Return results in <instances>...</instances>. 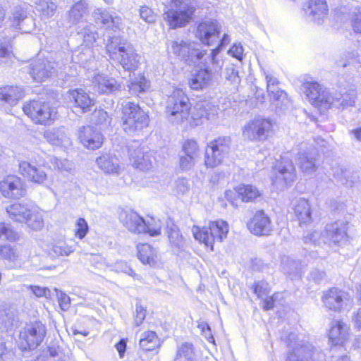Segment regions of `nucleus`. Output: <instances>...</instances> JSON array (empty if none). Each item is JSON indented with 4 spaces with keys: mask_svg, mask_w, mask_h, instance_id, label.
Wrapping results in <instances>:
<instances>
[{
    "mask_svg": "<svg viewBox=\"0 0 361 361\" xmlns=\"http://www.w3.org/2000/svg\"><path fill=\"white\" fill-rule=\"evenodd\" d=\"M106 51L112 60L117 61L124 70L134 72L140 65V56L133 47L120 37H111L106 44Z\"/></svg>",
    "mask_w": 361,
    "mask_h": 361,
    "instance_id": "1",
    "label": "nucleus"
},
{
    "mask_svg": "<svg viewBox=\"0 0 361 361\" xmlns=\"http://www.w3.org/2000/svg\"><path fill=\"white\" fill-rule=\"evenodd\" d=\"M195 10L191 0H171L165 5L163 18L170 28L182 27L190 23Z\"/></svg>",
    "mask_w": 361,
    "mask_h": 361,
    "instance_id": "2",
    "label": "nucleus"
},
{
    "mask_svg": "<svg viewBox=\"0 0 361 361\" xmlns=\"http://www.w3.org/2000/svg\"><path fill=\"white\" fill-rule=\"evenodd\" d=\"M6 213L13 221L25 223L34 231H39L44 226L42 215L37 207L25 202H16L6 207Z\"/></svg>",
    "mask_w": 361,
    "mask_h": 361,
    "instance_id": "3",
    "label": "nucleus"
},
{
    "mask_svg": "<svg viewBox=\"0 0 361 361\" xmlns=\"http://www.w3.org/2000/svg\"><path fill=\"white\" fill-rule=\"evenodd\" d=\"M288 351L286 361H325L324 355L308 342L300 340L295 333L286 338Z\"/></svg>",
    "mask_w": 361,
    "mask_h": 361,
    "instance_id": "4",
    "label": "nucleus"
},
{
    "mask_svg": "<svg viewBox=\"0 0 361 361\" xmlns=\"http://www.w3.org/2000/svg\"><path fill=\"white\" fill-rule=\"evenodd\" d=\"M121 106V126L126 133L135 135L148 126L149 116L138 104L128 101Z\"/></svg>",
    "mask_w": 361,
    "mask_h": 361,
    "instance_id": "5",
    "label": "nucleus"
},
{
    "mask_svg": "<svg viewBox=\"0 0 361 361\" xmlns=\"http://www.w3.org/2000/svg\"><path fill=\"white\" fill-rule=\"evenodd\" d=\"M191 104L185 92L180 88H176L168 97L166 102V114L169 120L176 124L182 123L187 120Z\"/></svg>",
    "mask_w": 361,
    "mask_h": 361,
    "instance_id": "6",
    "label": "nucleus"
},
{
    "mask_svg": "<svg viewBox=\"0 0 361 361\" xmlns=\"http://www.w3.org/2000/svg\"><path fill=\"white\" fill-rule=\"evenodd\" d=\"M228 225L224 221H211L208 227L193 226L192 233L195 238L210 247L214 250L213 245L215 241L221 242L226 238L228 233Z\"/></svg>",
    "mask_w": 361,
    "mask_h": 361,
    "instance_id": "7",
    "label": "nucleus"
},
{
    "mask_svg": "<svg viewBox=\"0 0 361 361\" xmlns=\"http://www.w3.org/2000/svg\"><path fill=\"white\" fill-rule=\"evenodd\" d=\"M273 133L274 126L271 121L261 116L250 120L242 128L243 138L252 142H264Z\"/></svg>",
    "mask_w": 361,
    "mask_h": 361,
    "instance_id": "8",
    "label": "nucleus"
},
{
    "mask_svg": "<svg viewBox=\"0 0 361 361\" xmlns=\"http://www.w3.org/2000/svg\"><path fill=\"white\" fill-rule=\"evenodd\" d=\"M23 111L36 124L49 125L56 116V109L49 102L33 100L23 106Z\"/></svg>",
    "mask_w": 361,
    "mask_h": 361,
    "instance_id": "9",
    "label": "nucleus"
},
{
    "mask_svg": "<svg viewBox=\"0 0 361 361\" xmlns=\"http://www.w3.org/2000/svg\"><path fill=\"white\" fill-rule=\"evenodd\" d=\"M231 139L228 137H219L208 143L205 152V165L214 168L222 164L229 152Z\"/></svg>",
    "mask_w": 361,
    "mask_h": 361,
    "instance_id": "10",
    "label": "nucleus"
},
{
    "mask_svg": "<svg viewBox=\"0 0 361 361\" xmlns=\"http://www.w3.org/2000/svg\"><path fill=\"white\" fill-rule=\"evenodd\" d=\"M297 161L301 171L307 175H312L317 169L318 153L314 147L307 143H301L298 146Z\"/></svg>",
    "mask_w": 361,
    "mask_h": 361,
    "instance_id": "11",
    "label": "nucleus"
},
{
    "mask_svg": "<svg viewBox=\"0 0 361 361\" xmlns=\"http://www.w3.org/2000/svg\"><path fill=\"white\" fill-rule=\"evenodd\" d=\"M46 334L45 326L40 322L30 324L20 332V338L25 341L23 348L34 349L42 342Z\"/></svg>",
    "mask_w": 361,
    "mask_h": 361,
    "instance_id": "12",
    "label": "nucleus"
},
{
    "mask_svg": "<svg viewBox=\"0 0 361 361\" xmlns=\"http://www.w3.org/2000/svg\"><path fill=\"white\" fill-rule=\"evenodd\" d=\"M322 300L327 309L335 312L350 307L353 305V300L348 293L335 288L326 292Z\"/></svg>",
    "mask_w": 361,
    "mask_h": 361,
    "instance_id": "13",
    "label": "nucleus"
},
{
    "mask_svg": "<svg viewBox=\"0 0 361 361\" xmlns=\"http://www.w3.org/2000/svg\"><path fill=\"white\" fill-rule=\"evenodd\" d=\"M303 86L305 94L312 104L329 109V101L332 99V94L324 86L314 81H307Z\"/></svg>",
    "mask_w": 361,
    "mask_h": 361,
    "instance_id": "14",
    "label": "nucleus"
},
{
    "mask_svg": "<svg viewBox=\"0 0 361 361\" xmlns=\"http://www.w3.org/2000/svg\"><path fill=\"white\" fill-rule=\"evenodd\" d=\"M171 51L175 55L183 60H197L208 63L207 55V50L200 51L194 47V44L183 40H176L171 42Z\"/></svg>",
    "mask_w": 361,
    "mask_h": 361,
    "instance_id": "15",
    "label": "nucleus"
},
{
    "mask_svg": "<svg viewBox=\"0 0 361 361\" xmlns=\"http://www.w3.org/2000/svg\"><path fill=\"white\" fill-rule=\"evenodd\" d=\"M219 33V23L214 20H208L202 21L198 25L195 36L202 43L210 46L217 42Z\"/></svg>",
    "mask_w": 361,
    "mask_h": 361,
    "instance_id": "16",
    "label": "nucleus"
},
{
    "mask_svg": "<svg viewBox=\"0 0 361 361\" xmlns=\"http://www.w3.org/2000/svg\"><path fill=\"white\" fill-rule=\"evenodd\" d=\"M0 191L6 198L18 199L25 195L23 180L16 176H8L0 182Z\"/></svg>",
    "mask_w": 361,
    "mask_h": 361,
    "instance_id": "17",
    "label": "nucleus"
},
{
    "mask_svg": "<svg viewBox=\"0 0 361 361\" xmlns=\"http://www.w3.org/2000/svg\"><path fill=\"white\" fill-rule=\"evenodd\" d=\"M129 159L132 166L140 171H148L154 167V159L147 147L130 149Z\"/></svg>",
    "mask_w": 361,
    "mask_h": 361,
    "instance_id": "18",
    "label": "nucleus"
},
{
    "mask_svg": "<svg viewBox=\"0 0 361 361\" xmlns=\"http://www.w3.org/2000/svg\"><path fill=\"white\" fill-rule=\"evenodd\" d=\"M11 27L22 32H30L35 26L34 20L28 16L26 11L20 6H16L8 18Z\"/></svg>",
    "mask_w": 361,
    "mask_h": 361,
    "instance_id": "19",
    "label": "nucleus"
},
{
    "mask_svg": "<svg viewBox=\"0 0 361 361\" xmlns=\"http://www.w3.org/2000/svg\"><path fill=\"white\" fill-rule=\"evenodd\" d=\"M78 137L85 147L92 150L101 147L104 141L102 134L90 126L80 128Z\"/></svg>",
    "mask_w": 361,
    "mask_h": 361,
    "instance_id": "20",
    "label": "nucleus"
},
{
    "mask_svg": "<svg viewBox=\"0 0 361 361\" xmlns=\"http://www.w3.org/2000/svg\"><path fill=\"white\" fill-rule=\"evenodd\" d=\"M247 227L255 235H268L272 230L269 217L262 210L255 212L247 224Z\"/></svg>",
    "mask_w": 361,
    "mask_h": 361,
    "instance_id": "21",
    "label": "nucleus"
},
{
    "mask_svg": "<svg viewBox=\"0 0 361 361\" xmlns=\"http://www.w3.org/2000/svg\"><path fill=\"white\" fill-rule=\"evenodd\" d=\"M97 166L105 173L119 175L124 169L119 159L114 154L106 153L96 159Z\"/></svg>",
    "mask_w": 361,
    "mask_h": 361,
    "instance_id": "22",
    "label": "nucleus"
},
{
    "mask_svg": "<svg viewBox=\"0 0 361 361\" xmlns=\"http://www.w3.org/2000/svg\"><path fill=\"white\" fill-rule=\"evenodd\" d=\"M276 180L287 185L294 181L296 177L295 169L292 161L283 157L275 168Z\"/></svg>",
    "mask_w": 361,
    "mask_h": 361,
    "instance_id": "23",
    "label": "nucleus"
},
{
    "mask_svg": "<svg viewBox=\"0 0 361 361\" xmlns=\"http://www.w3.org/2000/svg\"><path fill=\"white\" fill-rule=\"evenodd\" d=\"M304 10L310 20L320 24L327 16L328 6L325 0H309Z\"/></svg>",
    "mask_w": 361,
    "mask_h": 361,
    "instance_id": "24",
    "label": "nucleus"
},
{
    "mask_svg": "<svg viewBox=\"0 0 361 361\" xmlns=\"http://www.w3.org/2000/svg\"><path fill=\"white\" fill-rule=\"evenodd\" d=\"M123 226L130 232L141 233L144 232L145 220L134 211H125L120 215Z\"/></svg>",
    "mask_w": 361,
    "mask_h": 361,
    "instance_id": "25",
    "label": "nucleus"
},
{
    "mask_svg": "<svg viewBox=\"0 0 361 361\" xmlns=\"http://www.w3.org/2000/svg\"><path fill=\"white\" fill-rule=\"evenodd\" d=\"M349 331L348 324L341 320H334L329 332V340L334 345H343L349 338Z\"/></svg>",
    "mask_w": 361,
    "mask_h": 361,
    "instance_id": "26",
    "label": "nucleus"
},
{
    "mask_svg": "<svg viewBox=\"0 0 361 361\" xmlns=\"http://www.w3.org/2000/svg\"><path fill=\"white\" fill-rule=\"evenodd\" d=\"M348 223L344 221H338L326 225L325 233L329 238V243L338 244L345 241L347 238Z\"/></svg>",
    "mask_w": 361,
    "mask_h": 361,
    "instance_id": "27",
    "label": "nucleus"
},
{
    "mask_svg": "<svg viewBox=\"0 0 361 361\" xmlns=\"http://www.w3.org/2000/svg\"><path fill=\"white\" fill-rule=\"evenodd\" d=\"M19 171L25 178L37 184L43 183L47 178L43 170L26 161L20 163Z\"/></svg>",
    "mask_w": 361,
    "mask_h": 361,
    "instance_id": "28",
    "label": "nucleus"
},
{
    "mask_svg": "<svg viewBox=\"0 0 361 361\" xmlns=\"http://www.w3.org/2000/svg\"><path fill=\"white\" fill-rule=\"evenodd\" d=\"M24 97V90L18 86L0 87V105L15 106Z\"/></svg>",
    "mask_w": 361,
    "mask_h": 361,
    "instance_id": "29",
    "label": "nucleus"
},
{
    "mask_svg": "<svg viewBox=\"0 0 361 361\" xmlns=\"http://www.w3.org/2000/svg\"><path fill=\"white\" fill-rule=\"evenodd\" d=\"M68 94L70 102H74L75 107L81 109L82 113L90 111V108L94 104V100L82 89L69 90Z\"/></svg>",
    "mask_w": 361,
    "mask_h": 361,
    "instance_id": "30",
    "label": "nucleus"
},
{
    "mask_svg": "<svg viewBox=\"0 0 361 361\" xmlns=\"http://www.w3.org/2000/svg\"><path fill=\"white\" fill-rule=\"evenodd\" d=\"M44 137L53 145L68 147L71 145L69 136L61 128L45 130Z\"/></svg>",
    "mask_w": 361,
    "mask_h": 361,
    "instance_id": "31",
    "label": "nucleus"
},
{
    "mask_svg": "<svg viewBox=\"0 0 361 361\" xmlns=\"http://www.w3.org/2000/svg\"><path fill=\"white\" fill-rule=\"evenodd\" d=\"M92 85L99 92H113L119 88L117 81L108 75L97 74L92 79Z\"/></svg>",
    "mask_w": 361,
    "mask_h": 361,
    "instance_id": "32",
    "label": "nucleus"
},
{
    "mask_svg": "<svg viewBox=\"0 0 361 361\" xmlns=\"http://www.w3.org/2000/svg\"><path fill=\"white\" fill-rule=\"evenodd\" d=\"M53 70L50 61L39 59L32 64L30 74L35 81L41 82L52 73Z\"/></svg>",
    "mask_w": 361,
    "mask_h": 361,
    "instance_id": "33",
    "label": "nucleus"
},
{
    "mask_svg": "<svg viewBox=\"0 0 361 361\" xmlns=\"http://www.w3.org/2000/svg\"><path fill=\"white\" fill-rule=\"evenodd\" d=\"M213 78V74L207 68L198 71L188 81L190 87L199 90L207 87Z\"/></svg>",
    "mask_w": 361,
    "mask_h": 361,
    "instance_id": "34",
    "label": "nucleus"
},
{
    "mask_svg": "<svg viewBox=\"0 0 361 361\" xmlns=\"http://www.w3.org/2000/svg\"><path fill=\"white\" fill-rule=\"evenodd\" d=\"M217 108L207 102H197L192 113V118L194 120L206 118L207 120L214 119L217 114Z\"/></svg>",
    "mask_w": 361,
    "mask_h": 361,
    "instance_id": "35",
    "label": "nucleus"
},
{
    "mask_svg": "<svg viewBox=\"0 0 361 361\" xmlns=\"http://www.w3.org/2000/svg\"><path fill=\"white\" fill-rule=\"evenodd\" d=\"M295 215L298 219L300 224H305L311 220V205L308 200L304 198H298L293 203Z\"/></svg>",
    "mask_w": 361,
    "mask_h": 361,
    "instance_id": "36",
    "label": "nucleus"
},
{
    "mask_svg": "<svg viewBox=\"0 0 361 361\" xmlns=\"http://www.w3.org/2000/svg\"><path fill=\"white\" fill-rule=\"evenodd\" d=\"M357 93L354 90H350L343 94H335L332 95V99L329 102V108L336 106L337 108L342 107L343 109L353 106L355 104Z\"/></svg>",
    "mask_w": 361,
    "mask_h": 361,
    "instance_id": "37",
    "label": "nucleus"
},
{
    "mask_svg": "<svg viewBox=\"0 0 361 361\" xmlns=\"http://www.w3.org/2000/svg\"><path fill=\"white\" fill-rule=\"evenodd\" d=\"M93 15L96 23L98 24H102L106 29H118L121 24V18H114L106 11L101 8L96 9L94 11Z\"/></svg>",
    "mask_w": 361,
    "mask_h": 361,
    "instance_id": "38",
    "label": "nucleus"
},
{
    "mask_svg": "<svg viewBox=\"0 0 361 361\" xmlns=\"http://www.w3.org/2000/svg\"><path fill=\"white\" fill-rule=\"evenodd\" d=\"M138 257L143 264L154 266L157 261V251L149 244H142L137 246Z\"/></svg>",
    "mask_w": 361,
    "mask_h": 361,
    "instance_id": "39",
    "label": "nucleus"
},
{
    "mask_svg": "<svg viewBox=\"0 0 361 361\" xmlns=\"http://www.w3.org/2000/svg\"><path fill=\"white\" fill-rule=\"evenodd\" d=\"M88 4L84 1H79L71 8L68 14V20L73 24L79 23L87 13Z\"/></svg>",
    "mask_w": 361,
    "mask_h": 361,
    "instance_id": "40",
    "label": "nucleus"
},
{
    "mask_svg": "<svg viewBox=\"0 0 361 361\" xmlns=\"http://www.w3.org/2000/svg\"><path fill=\"white\" fill-rule=\"evenodd\" d=\"M230 42V37L227 34H224L222 39L220 40V44L215 49H209L207 51V61L208 63L212 64V68L216 70L221 68V63L219 59L216 58V55L219 54L221 48L228 44Z\"/></svg>",
    "mask_w": 361,
    "mask_h": 361,
    "instance_id": "41",
    "label": "nucleus"
},
{
    "mask_svg": "<svg viewBox=\"0 0 361 361\" xmlns=\"http://www.w3.org/2000/svg\"><path fill=\"white\" fill-rule=\"evenodd\" d=\"M140 347L146 351H151L160 345V341L154 331L144 332L140 340Z\"/></svg>",
    "mask_w": 361,
    "mask_h": 361,
    "instance_id": "42",
    "label": "nucleus"
},
{
    "mask_svg": "<svg viewBox=\"0 0 361 361\" xmlns=\"http://www.w3.org/2000/svg\"><path fill=\"white\" fill-rule=\"evenodd\" d=\"M35 4L37 10L44 19L51 18L56 11L57 6L51 0H37Z\"/></svg>",
    "mask_w": 361,
    "mask_h": 361,
    "instance_id": "43",
    "label": "nucleus"
},
{
    "mask_svg": "<svg viewBox=\"0 0 361 361\" xmlns=\"http://www.w3.org/2000/svg\"><path fill=\"white\" fill-rule=\"evenodd\" d=\"M129 92L132 94H138L141 92H145L149 87V82L142 75H139L137 77L130 80L128 85Z\"/></svg>",
    "mask_w": 361,
    "mask_h": 361,
    "instance_id": "44",
    "label": "nucleus"
},
{
    "mask_svg": "<svg viewBox=\"0 0 361 361\" xmlns=\"http://www.w3.org/2000/svg\"><path fill=\"white\" fill-rule=\"evenodd\" d=\"M195 357L193 346L191 343H185L178 348L174 361H193Z\"/></svg>",
    "mask_w": 361,
    "mask_h": 361,
    "instance_id": "45",
    "label": "nucleus"
},
{
    "mask_svg": "<svg viewBox=\"0 0 361 361\" xmlns=\"http://www.w3.org/2000/svg\"><path fill=\"white\" fill-rule=\"evenodd\" d=\"M238 192L243 202H251L260 196L259 190L252 185H242L238 188Z\"/></svg>",
    "mask_w": 361,
    "mask_h": 361,
    "instance_id": "46",
    "label": "nucleus"
},
{
    "mask_svg": "<svg viewBox=\"0 0 361 361\" xmlns=\"http://www.w3.org/2000/svg\"><path fill=\"white\" fill-rule=\"evenodd\" d=\"M224 78L234 87H237L241 82L238 71L233 64H231L225 68Z\"/></svg>",
    "mask_w": 361,
    "mask_h": 361,
    "instance_id": "47",
    "label": "nucleus"
},
{
    "mask_svg": "<svg viewBox=\"0 0 361 361\" xmlns=\"http://www.w3.org/2000/svg\"><path fill=\"white\" fill-rule=\"evenodd\" d=\"M78 35L83 39L87 46L92 45L96 41L98 36L95 31V27L93 25H88L84 27L78 32Z\"/></svg>",
    "mask_w": 361,
    "mask_h": 361,
    "instance_id": "48",
    "label": "nucleus"
},
{
    "mask_svg": "<svg viewBox=\"0 0 361 361\" xmlns=\"http://www.w3.org/2000/svg\"><path fill=\"white\" fill-rule=\"evenodd\" d=\"M268 94L270 100L280 108L287 106L289 103L287 94L284 91L279 90V87L274 90V92H268Z\"/></svg>",
    "mask_w": 361,
    "mask_h": 361,
    "instance_id": "49",
    "label": "nucleus"
},
{
    "mask_svg": "<svg viewBox=\"0 0 361 361\" xmlns=\"http://www.w3.org/2000/svg\"><path fill=\"white\" fill-rule=\"evenodd\" d=\"M167 233L168 238L172 245L177 247H183L184 244L183 238L176 226L172 225L171 227H169Z\"/></svg>",
    "mask_w": 361,
    "mask_h": 361,
    "instance_id": "50",
    "label": "nucleus"
},
{
    "mask_svg": "<svg viewBox=\"0 0 361 361\" xmlns=\"http://www.w3.org/2000/svg\"><path fill=\"white\" fill-rule=\"evenodd\" d=\"M50 162L54 169L61 173H71L73 172V164L68 159H59L56 157H51Z\"/></svg>",
    "mask_w": 361,
    "mask_h": 361,
    "instance_id": "51",
    "label": "nucleus"
},
{
    "mask_svg": "<svg viewBox=\"0 0 361 361\" xmlns=\"http://www.w3.org/2000/svg\"><path fill=\"white\" fill-rule=\"evenodd\" d=\"M0 254L5 259L14 263L18 262L20 257L18 249L11 245H4L1 247Z\"/></svg>",
    "mask_w": 361,
    "mask_h": 361,
    "instance_id": "52",
    "label": "nucleus"
},
{
    "mask_svg": "<svg viewBox=\"0 0 361 361\" xmlns=\"http://www.w3.org/2000/svg\"><path fill=\"white\" fill-rule=\"evenodd\" d=\"M181 152L183 154L197 158L199 156V146L197 142L192 139L185 140L183 143Z\"/></svg>",
    "mask_w": 361,
    "mask_h": 361,
    "instance_id": "53",
    "label": "nucleus"
},
{
    "mask_svg": "<svg viewBox=\"0 0 361 361\" xmlns=\"http://www.w3.org/2000/svg\"><path fill=\"white\" fill-rule=\"evenodd\" d=\"M91 120L96 125L102 126L104 127L108 126L111 122V118L107 112L103 109L95 110L92 115Z\"/></svg>",
    "mask_w": 361,
    "mask_h": 361,
    "instance_id": "54",
    "label": "nucleus"
},
{
    "mask_svg": "<svg viewBox=\"0 0 361 361\" xmlns=\"http://www.w3.org/2000/svg\"><path fill=\"white\" fill-rule=\"evenodd\" d=\"M145 227L143 233H147L151 236H157L161 234V223L154 218L145 221Z\"/></svg>",
    "mask_w": 361,
    "mask_h": 361,
    "instance_id": "55",
    "label": "nucleus"
},
{
    "mask_svg": "<svg viewBox=\"0 0 361 361\" xmlns=\"http://www.w3.org/2000/svg\"><path fill=\"white\" fill-rule=\"evenodd\" d=\"M89 231V226L86 220L79 218L75 223V236L80 240L83 239Z\"/></svg>",
    "mask_w": 361,
    "mask_h": 361,
    "instance_id": "56",
    "label": "nucleus"
},
{
    "mask_svg": "<svg viewBox=\"0 0 361 361\" xmlns=\"http://www.w3.org/2000/svg\"><path fill=\"white\" fill-rule=\"evenodd\" d=\"M305 243H313L314 244L321 245L322 243H328L329 238L324 233L320 231H314L304 238Z\"/></svg>",
    "mask_w": 361,
    "mask_h": 361,
    "instance_id": "57",
    "label": "nucleus"
},
{
    "mask_svg": "<svg viewBox=\"0 0 361 361\" xmlns=\"http://www.w3.org/2000/svg\"><path fill=\"white\" fill-rule=\"evenodd\" d=\"M73 248L64 243H58L53 245L51 252L55 256H68L73 252Z\"/></svg>",
    "mask_w": 361,
    "mask_h": 361,
    "instance_id": "58",
    "label": "nucleus"
},
{
    "mask_svg": "<svg viewBox=\"0 0 361 361\" xmlns=\"http://www.w3.org/2000/svg\"><path fill=\"white\" fill-rule=\"evenodd\" d=\"M190 184L185 178H179L174 183V192L177 195H183L188 192Z\"/></svg>",
    "mask_w": 361,
    "mask_h": 361,
    "instance_id": "59",
    "label": "nucleus"
},
{
    "mask_svg": "<svg viewBox=\"0 0 361 361\" xmlns=\"http://www.w3.org/2000/svg\"><path fill=\"white\" fill-rule=\"evenodd\" d=\"M197 158L192 157V156L185 155L183 154H180L179 166L183 171H189L192 169L196 163Z\"/></svg>",
    "mask_w": 361,
    "mask_h": 361,
    "instance_id": "60",
    "label": "nucleus"
},
{
    "mask_svg": "<svg viewBox=\"0 0 361 361\" xmlns=\"http://www.w3.org/2000/svg\"><path fill=\"white\" fill-rule=\"evenodd\" d=\"M254 293L258 298L267 296L270 292V287L267 282L264 281H257L253 285Z\"/></svg>",
    "mask_w": 361,
    "mask_h": 361,
    "instance_id": "61",
    "label": "nucleus"
},
{
    "mask_svg": "<svg viewBox=\"0 0 361 361\" xmlns=\"http://www.w3.org/2000/svg\"><path fill=\"white\" fill-rule=\"evenodd\" d=\"M351 24L353 30L356 33L361 34V8H355L351 13Z\"/></svg>",
    "mask_w": 361,
    "mask_h": 361,
    "instance_id": "62",
    "label": "nucleus"
},
{
    "mask_svg": "<svg viewBox=\"0 0 361 361\" xmlns=\"http://www.w3.org/2000/svg\"><path fill=\"white\" fill-rule=\"evenodd\" d=\"M140 16L143 20L148 23H153L157 19V16L153 10L147 6L140 7Z\"/></svg>",
    "mask_w": 361,
    "mask_h": 361,
    "instance_id": "63",
    "label": "nucleus"
},
{
    "mask_svg": "<svg viewBox=\"0 0 361 361\" xmlns=\"http://www.w3.org/2000/svg\"><path fill=\"white\" fill-rule=\"evenodd\" d=\"M21 238V233L16 231L10 224H7L4 240L16 242Z\"/></svg>",
    "mask_w": 361,
    "mask_h": 361,
    "instance_id": "64",
    "label": "nucleus"
}]
</instances>
